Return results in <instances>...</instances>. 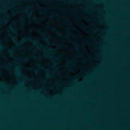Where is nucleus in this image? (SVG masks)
Segmentation results:
<instances>
[{"label": "nucleus", "instance_id": "obj_1", "mask_svg": "<svg viewBox=\"0 0 130 130\" xmlns=\"http://www.w3.org/2000/svg\"><path fill=\"white\" fill-rule=\"evenodd\" d=\"M7 37H10L12 39V41L13 42H15V43L18 45L20 43H22L24 42L27 40L30 41H32L34 43H36V41L34 40L33 38V37L32 36H28L27 37L24 38L23 40L21 41L20 43L17 42L16 41L17 38L16 37L10 35H8L7 36Z\"/></svg>", "mask_w": 130, "mask_h": 130}, {"label": "nucleus", "instance_id": "obj_2", "mask_svg": "<svg viewBox=\"0 0 130 130\" xmlns=\"http://www.w3.org/2000/svg\"><path fill=\"white\" fill-rule=\"evenodd\" d=\"M59 30L58 32H56V31H55V32H56L58 34L57 36L58 37H59L63 38H67V36H63L61 34H60L59 33V32L60 31V30Z\"/></svg>", "mask_w": 130, "mask_h": 130}, {"label": "nucleus", "instance_id": "obj_3", "mask_svg": "<svg viewBox=\"0 0 130 130\" xmlns=\"http://www.w3.org/2000/svg\"><path fill=\"white\" fill-rule=\"evenodd\" d=\"M53 44L54 45L58 46L60 48H64L66 47L65 46H62V45H60L59 44H57L56 43H54Z\"/></svg>", "mask_w": 130, "mask_h": 130}, {"label": "nucleus", "instance_id": "obj_4", "mask_svg": "<svg viewBox=\"0 0 130 130\" xmlns=\"http://www.w3.org/2000/svg\"><path fill=\"white\" fill-rule=\"evenodd\" d=\"M51 29L55 31H56V32H58L59 31V30H57L55 29V26L53 25H52V27L51 28Z\"/></svg>", "mask_w": 130, "mask_h": 130}, {"label": "nucleus", "instance_id": "obj_5", "mask_svg": "<svg viewBox=\"0 0 130 130\" xmlns=\"http://www.w3.org/2000/svg\"><path fill=\"white\" fill-rule=\"evenodd\" d=\"M42 18H36L34 19L35 21L36 22H38L42 20Z\"/></svg>", "mask_w": 130, "mask_h": 130}, {"label": "nucleus", "instance_id": "obj_6", "mask_svg": "<svg viewBox=\"0 0 130 130\" xmlns=\"http://www.w3.org/2000/svg\"><path fill=\"white\" fill-rule=\"evenodd\" d=\"M78 25H79L80 27H84V28H86V27L85 26L84 24L82 23H79L78 24Z\"/></svg>", "mask_w": 130, "mask_h": 130}, {"label": "nucleus", "instance_id": "obj_7", "mask_svg": "<svg viewBox=\"0 0 130 130\" xmlns=\"http://www.w3.org/2000/svg\"><path fill=\"white\" fill-rule=\"evenodd\" d=\"M29 59V58H26L23 59V61L24 62H28V61Z\"/></svg>", "mask_w": 130, "mask_h": 130}, {"label": "nucleus", "instance_id": "obj_8", "mask_svg": "<svg viewBox=\"0 0 130 130\" xmlns=\"http://www.w3.org/2000/svg\"><path fill=\"white\" fill-rule=\"evenodd\" d=\"M38 32L40 34H43L44 33V32L43 31H40V30H39L38 31Z\"/></svg>", "mask_w": 130, "mask_h": 130}, {"label": "nucleus", "instance_id": "obj_9", "mask_svg": "<svg viewBox=\"0 0 130 130\" xmlns=\"http://www.w3.org/2000/svg\"><path fill=\"white\" fill-rule=\"evenodd\" d=\"M38 8L39 9L41 10H43L45 9L46 8H40L39 7V6H38Z\"/></svg>", "mask_w": 130, "mask_h": 130}, {"label": "nucleus", "instance_id": "obj_10", "mask_svg": "<svg viewBox=\"0 0 130 130\" xmlns=\"http://www.w3.org/2000/svg\"><path fill=\"white\" fill-rule=\"evenodd\" d=\"M9 29L11 30H12L13 31H14V32H16V31L14 30L13 29V28L11 27H9Z\"/></svg>", "mask_w": 130, "mask_h": 130}, {"label": "nucleus", "instance_id": "obj_11", "mask_svg": "<svg viewBox=\"0 0 130 130\" xmlns=\"http://www.w3.org/2000/svg\"><path fill=\"white\" fill-rule=\"evenodd\" d=\"M2 67L3 68H8V66H6L3 67Z\"/></svg>", "mask_w": 130, "mask_h": 130}, {"label": "nucleus", "instance_id": "obj_12", "mask_svg": "<svg viewBox=\"0 0 130 130\" xmlns=\"http://www.w3.org/2000/svg\"><path fill=\"white\" fill-rule=\"evenodd\" d=\"M71 28H69V27H67L66 28V29L67 30H68L71 29Z\"/></svg>", "mask_w": 130, "mask_h": 130}, {"label": "nucleus", "instance_id": "obj_13", "mask_svg": "<svg viewBox=\"0 0 130 130\" xmlns=\"http://www.w3.org/2000/svg\"><path fill=\"white\" fill-rule=\"evenodd\" d=\"M8 51L9 52H10V53H12L13 52V51L12 50H11L9 49L8 50Z\"/></svg>", "mask_w": 130, "mask_h": 130}, {"label": "nucleus", "instance_id": "obj_14", "mask_svg": "<svg viewBox=\"0 0 130 130\" xmlns=\"http://www.w3.org/2000/svg\"><path fill=\"white\" fill-rule=\"evenodd\" d=\"M51 25L50 24H48L46 26L47 27H50V25Z\"/></svg>", "mask_w": 130, "mask_h": 130}, {"label": "nucleus", "instance_id": "obj_15", "mask_svg": "<svg viewBox=\"0 0 130 130\" xmlns=\"http://www.w3.org/2000/svg\"><path fill=\"white\" fill-rule=\"evenodd\" d=\"M85 30H86V31L88 32L89 33H91V32L90 31H88V30L87 29H86Z\"/></svg>", "mask_w": 130, "mask_h": 130}, {"label": "nucleus", "instance_id": "obj_16", "mask_svg": "<svg viewBox=\"0 0 130 130\" xmlns=\"http://www.w3.org/2000/svg\"><path fill=\"white\" fill-rule=\"evenodd\" d=\"M76 57H80L81 56L79 55H76L75 56Z\"/></svg>", "mask_w": 130, "mask_h": 130}, {"label": "nucleus", "instance_id": "obj_17", "mask_svg": "<svg viewBox=\"0 0 130 130\" xmlns=\"http://www.w3.org/2000/svg\"><path fill=\"white\" fill-rule=\"evenodd\" d=\"M91 20V19H86V20L87 21L90 20Z\"/></svg>", "mask_w": 130, "mask_h": 130}, {"label": "nucleus", "instance_id": "obj_18", "mask_svg": "<svg viewBox=\"0 0 130 130\" xmlns=\"http://www.w3.org/2000/svg\"><path fill=\"white\" fill-rule=\"evenodd\" d=\"M40 46H41V47H44L43 46V45L41 44H40Z\"/></svg>", "mask_w": 130, "mask_h": 130}, {"label": "nucleus", "instance_id": "obj_19", "mask_svg": "<svg viewBox=\"0 0 130 130\" xmlns=\"http://www.w3.org/2000/svg\"><path fill=\"white\" fill-rule=\"evenodd\" d=\"M63 21L65 22H67L68 21L66 20H64Z\"/></svg>", "mask_w": 130, "mask_h": 130}, {"label": "nucleus", "instance_id": "obj_20", "mask_svg": "<svg viewBox=\"0 0 130 130\" xmlns=\"http://www.w3.org/2000/svg\"><path fill=\"white\" fill-rule=\"evenodd\" d=\"M29 32H31V31H32V30H31V29L29 30Z\"/></svg>", "mask_w": 130, "mask_h": 130}, {"label": "nucleus", "instance_id": "obj_21", "mask_svg": "<svg viewBox=\"0 0 130 130\" xmlns=\"http://www.w3.org/2000/svg\"><path fill=\"white\" fill-rule=\"evenodd\" d=\"M28 49L29 50H31V48L30 47L28 48Z\"/></svg>", "mask_w": 130, "mask_h": 130}, {"label": "nucleus", "instance_id": "obj_22", "mask_svg": "<svg viewBox=\"0 0 130 130\" xmlns=\"http://www.w3.org/2000/svg\"><path fill=\"white\" fill-rule=\"evenodd\" d=\"M83 41L85 42H86L87 41H86V40H83Z\"/></svg>", "mask_w": 130, "mask_h": 130}, {"label": "nucleus", "instance_id": "obj_23", "mask_svg": "<svg viewBox=\"0 0 130 130\" xmlns=\"http://www.w3.org/2000/svg\"><path fill=\"white\" fill-rule=\"evenodd\" d=\"M53 16H49V17L50 18H51Z\"/></svg>", "mask_w": 130, "mask_h": 130}, {"label": "nucleus", "instance_id": "obj_24", "mask_svg": "<svg viewBox=\"0 0 130 130\" xmlns=\"http://www.w3.org/2000/svg\"><path fill=\"white\" fill-rule=\"evenodd\" d=\"M21 21L23 22L24 21L23 20H21Z\"/></svg>", "mask_w": 130, "mask_h": 130}, {"label": "nucleus", "instance_id": "obj_25", "mask_svg": "<svg viewBox=\"0 0 130 130\" xmlns=\"http://www.w3.org/2000/svg\"><path fill=\"white\" fill-rule=\"evenodd\" d=\"M43 13V12L42 11H41L40 12V13Z\"/></svg>", "mask_w": 130, "mask_h": 130}, {"label": "nucleus", "instance_id": "obj_26", "mask_svg": "<svg viewBox=\"0 0 130 130\" xmlns=\"http://www.w3.org/2000/svg\"><path fill=\"white\" fill-rule=\"evenodd\" d=\"M28 69H29V70H32V69L31 68H28Z\"/></svg>", "mask_w": 130, "mask_h": 130}, {"label": "nucleus", "instance_id": "obj_27", "mask_svg": "<svg viewBox=\"0 0 130 130\" xmlns=\"http://www.w3.org/2000/svg\"><path fill=\"white\" fill-rule=\"evenodd\" d=\"M36 73H37V71L36 70L34 71Z\"/></svg>", "mask_w": 130, "mask_h": 130}, {"label": "nucleus", "instance_id": "obj_28", "mask_svg": "<svg viewBox=\"0 0 130 130\" xmlns=\"http://www.w3.org/2000/svg\"><path fill=\"white\" fill-rule=\"evenodd\" d=\"M72 43H74V44H76V43H75V42H73Z\"/></svg>", "mask_w": 130, "mask_h": 130}, {"label": "nucleus", "instance_id": "obj_29", "mask_svg": "<svg viewBox=\"0 0 130 130\" xmlns=\"http://www.w3.org/2000/svg\"><path fill=\"white\" fill-rule=\"evenodd\" d=\"M71 63V62H68V64H70Z\"/></svg>", "mask_w": 130, "mask_h": 130}, {"label": "nucleus", "instance_id": "obj_30", "mask_svg": "<svg viewBox=\"0 0 130 130\" xmlns=\"http://www.w3.org/2000/svg\"><path fill=\"white\" fill-rule=\"evenodd\" d=\"M71 48H68V49L69 50H71Z\"/></svg>", "mask_w": 130, "mask_h": 130}, {"label": "nucleus", "instance_id": "obj_31", "mask_svg": "<svg viewBox=\"0 0 130 130\" xmlns=\"http://www.w3.org/2000/svg\"><path fill=\"white\" fill-rule=\"evenodd\" d=\"M86 61V60H84V61H83V62H85Z\"/></svg>", "mask_w": 130, "mask_h": 130}, {"label": "nucleus", "instance_id": "obj_32", "mask_svg": "<svg viewBox=\"0 0 130 130\" xmlns=\"http://www.w3.org/2000/svg\"><path fill=\"white\" fill-rule=\"evenodd\" d=\"M76 50H78V49L76 48Z\"/></svg>", "mask_w": 130, "mask_h": 130}, {"label": "nucleus", "instance_id": "obj_33", "mask_svg": "<svg viewBox=\"0 0 130 130\" xmlns=\"http://www.w3.org/2000/svg\"><path fill=\"white\" fill-rule=\"evenodd\" d=\"M32 57H33V58H35V56H33Z\"/></svg>", "mask_w": 130, "mask_h": 130}, {"label": "nucleus", "instance_id": "obj_34", "mask_svg": "<svg viewBox=\"0 0 130 130\" xmlns=\"http://www.w3.org/2000/svg\"><path fill=\"white\" fill-rule=\"evenodd\" d=\"M23 11H24V12H25V10H23Z\"/></svg>", "mask_w": 130, "mask_h": 130}, {"label": "nucleus", "instance_id": "obj_35", "mask_svg": "<svg viewBox=\"0 0 130 130\" xmlns=\"http://www.w3.org/2000/svg\"><path fill=\"white\" fill-rule=\"evenodd\" d=\"M3 57H6V56H3Z\"/></svg>", "mask_w": 130, "mask_h": 130}, {"label": "nucleus", "instance_id": "obj_36", "mask_svg": "<svg viewBox=\"0 0 130 130\" xmlns=\"http://www.w3.org/2000/svg\"><path fill=\"white\" fill-rule=\"evenodd\" d=\"M45 71L46 72H48V71H46V70H45Z\"/></svg>", "mask_w": 130, "mask_h": 130}, {"label": "nucleus", "instance_id": "obj_37", "mask_svg": "<svg viewBox=\"0 0 130 130\" xmlns=\"http://www.w3.org/2000/svg\"><path fill=\"white\" fill-rule=\"evenodd\" d=\"M5 12V13H6V12Z\"/></svg>", "mask_w": 130, "mask_h": 130}, {"label": "nucleus", "instance_id": "obj_38", "mask_svg": "<svg viewBox=\"0 0 130 130\" xmlns=\"http://www.w3.org/2000/svg\"><path fill=\"white\" fill-rule=\"evenodd\" d=\"M45 56L46 57H49V56Z\"/></svg>", "mask_w": 130, "mask_h": 130}, {"label": "nucleus", "instance_id": "obj_39", "mask_svg": "<svg viewBox=\"0 0 130 130\" xmlns=\"http://www.w3.org/2000/svg\"><path fill=\"white\" fill-rule=\"evenodd\" d=\"M71 71H73V70H71Z\"/></svg>", "mask_w": 130, "mask_h": 130}, {"label": "nucleus", "instance_id": "obj_40", "mask_svg": "<svg viewBox=\"0 0 130 130\" xmlns=\"http://www.w3.org/2000/svg\"><path fill=\"white\" fill-rule=\"evenodd\" d=\"M4 21L5 22H6V21Z\"/></svg>", "mask_w": 130, "mask_h": 130}]
</instances>
